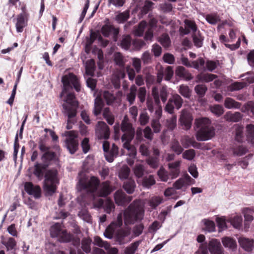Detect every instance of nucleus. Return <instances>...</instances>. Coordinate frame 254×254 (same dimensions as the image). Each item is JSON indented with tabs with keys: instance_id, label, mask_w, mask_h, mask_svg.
<instances>
[{
	"instance_id": "obj_16",
	"label": "nucleus",
	"mask_w": 254,
	"mask_h": 254,
	"mask_svg": "<svg viewBox=\"0 0 254 254\" xmlns=\"http://www.w3.org/2000/svg\"><path fill=\"white\" fill-rule=\"evenodd\" d=\"M211 254H224V251L220 242L217 239H212L208 243Z\"/></svg>"
},
{
	"instance_id": "obj_32",
	"label": "nucleus",
	"mask_w": 254,
	"mask_h": 254,
	"mask_svg": "<svg viewBox=\"0 0 254 254\" xmlns=\"http://www.w3.org/2000/svg\"><path fill=\"white\" fill-rule=\"evenodd\" d=\"M95 70V63L94 60L91 59L86 62L85 72L88 75L93 76Z\"/></svg>"
},
{
	"instance_id": "obj_5",
	"label": "nucleus",
	"mask_w": 254,
	"mask_h": 254,
	"mask_svg": "<svg viewBox=\"0 0 254 254\" xmlns=\"http://www.w3.org/2000/svg\"><path fill=\"white\" fill-rule=\"evenodd\" d=\"M198 141H205L211 139L215 135V129L211 126V122L207 118H201L195 120Z\"/></svg>"
},
{
	"instance_id": "obj_54",
	"label": "nucleus",
	"mask_w": 254,
	"mask_h": 254,
	"mask_svg": "<svg viewBox=\"0 0 254 254\" xmlns=\"http://www.w3.org/2000/svg\"><path fill=\"white\" fill-rule=\"evenodd\" d=\"M179 93L186 98H189L190 95V90L189 86L183 84L180 86Z\"/></svg>"
},
{
	"instance_id": "obj_45",
	"label": "nucleus",
	"mask_w": 254,
	"mask_h": 254,
	"mask_svg": "<svg viewBox=\"0 0 254 254\" xmlns=\"http://www.w3.org/2000/svg\"><path fill=\"white\" fill-rule=\"evenodd\" d=\"M247 84L244 82H235L232 83L228 87V89L231 91L239 90L246 86Z\"/></svg>"
},
{
	"instance_id": "obj_63",
	"label": "nucleus",
	"mask_w": 254,
	"mask_h": 254,
	"mask_svg": "<svg viewBox=\"0 0 254 254\" xmlns=\"http://www.w3.org/2000/svg\"><path fill=\"white\" fill-rule=\"evenodd\" d=\"M114 61L117 65L121 67L124 66L123 57L121 53H117L115 54Z\"/></svg>"
},
{
	"instance_id": "obj_11",
	"label": "nucleus",
	"mask_w": 254,
	"mask_h": 254,
	"mask_svg": "<svg viewBox=\"0 0 254 254\" xmlns=\"http://www.w3.org/2000/svg\"><path fill=\"white\" fill-rule=\"evenodd\" d=\"M24 190L29 195H33L35 198H39L41 196V189L38 185H34L32 182H25L24 185Z\"/></svg>"
},
{
	"instance_id": "obj_34",
	"label": "nucleus",
	"mask_w": 254,
	"mask_h": 254,
	"mask_svg": "<svg viewBox=\"0 0 254 254\" xmlns=\"http://www.w3.org/2000/svg\"><path fill=\"white\" fill-rule=\"evenodd\" d=\"M137 87L134 85H132L130 88L129 93L127 95V100L129 103L130 105L134 103L136 98Z\"/></svg>"
},
{
	"instance_id": "obj_41",
	"label": "nucleus",
	"mask_w": 254,
	"mask_h": 254,
	"mask_svg": "<svg viewBox=\"0 0 254 254\" xmlns=\"http://www.w3.org/2000/svg\"><path fill=\"white\" fill-rule=\"evenodd\" d=\"M147 26V22L145 21H141L138 25L137 27L134 30V34L135 36L140 37L144 33L145 27Z\"/></svg>"
},
{
	"instance_id": "obj_3",
	"label": "nucleus",
	"mask_w": 254,
	"mask_h": 254,
	"mask_svg": "<svg viewBox=\"0 0 254 254\" xmlns=\"http://www.w3.org/2000/svg\"><path fill=\"white\" fill-rule=\"evenodd\" d=\"M50 236L53 238H57L59 242L63 243H71L76 247L79 246L80 238L68 232L66 229H62V224L56 223L50 229Z\"/></svg>"
},
{
	"instance_id": "obj_24",
	"label": "nucleus",
	"mask_w": 254,
	"mask_h": 254,
	"mask_svg": "<svg viewBox=\"0 0 254 254\" xmlns=\"http://www.w3.org/2000/svg\"><path fill=\"white\" fill-rule=\"evenodd\" d=\"M184 23L186 26V28H183L180 27V31L184 34L187 35L190 33V29H191L193 33L195 32L197 30V26L193 21L189 19H186Z\"/></svg>"
},
{
	"instance_id": "obj_15",
	"label": "nucleus",
	"mask_w": 254,
	"mask_h": 254,
	"mask_svg": "<svg viewBox=\"0 0 254 254\" xmlns=\"http://www.w3.org/2000/svg\"><path fill=\"white\" fill-rule=\"evenodd\" d=\"M99 189L97 193L100 197H106L112 192L113 189L111 186L110 182L106 181L99 185Z\"/></svg>"
},
{
	"instance_id": "obj_57",
	"label": "nucleus",
	"mask_w": 254,
	"mask_h": 254,
	"mask_svg": "<svg viewBox=\"0 0 254 254\" xmlns=\"http://www.w3.org/2000/svg\"><path fill=\"white\" fill-rule=\"evenodd\" d=\"M231 223L235 228H240L242 224V218L241 216H234L231 220Z\"/></svg>"
},
{
	"instance_id": "obj_53",
	"label": "nucleus",
	"mask_w": 254,
	"mask_h": 254,
	"mask_svg": "<svg viewBox=\"0 0 254 254\" xmlns=\"http://www.w3.org/2000/svg\"><path fill=\"white\" fill-rule=\"evenodd\" d=\"M192 37L194 46L197 48L201 47L203 45V37L200 34L197 35L194 34L192 35Z\"/></svg>"
},
{
	"instance_id": "obj_25",
	"label": "nucleus",
	"mask_w": 254,
	"mask_h": 254,
	"mask_svg": "<svg viewBox=\"0 0 254 254\" xmlns=\"http://www.w3.org/2000/svg\"><path fill=\"white\" fill-rule=\"evenodd\" d=\"M217 76L212 73H205L201 72L196 76L197 82H209L216 79Z\"/></svg>"
},
{
	"instance_id": "obj_59",
	"label": "nucleus",
	"mask_w": 254,
	"mask_h": 254,
	"mask_svg": "<svg viewBox=\"0 0 254 254\" xmlns=\"http://www.w3.org/2000/svg\"><path fill=\"white\" fill-rule=\"evenodd\" d=\"M211 111L217 116H220L224 113V110L222 106L215 105L211 107Z\"/></svg>"
},
{
	"instance_id": "obj_52",
	"label": "nucleus",
	"mask_w": 254,
	"mask_h": 254,
	"mask_svg": "<svg viewBox=\"0 0 254 254\" xmlns=\"http://www.w3.org/2000/svg\"><path fill=\"white\" fill-rule=\"evenodd\" d=\"M146 162L151 167L153 168H156L159 165L158 157L149 156L146 159Z\"/></svg>"
},
{
	"instance_id": "obj_20",
	"label": "nucleus",
	"mask_w": 254,
	"mask_h": 254,
	"mask_svg": "<svg viewBox=\"0 0 254 254\" xmlns=\"http://www.w3.org/2000/svg\"><path fill=\"white\" fill-rule=\"evenodd\" d=\"M121 130L124 132L122 136L123 139H125V137L129 136V135L134 136V129L132 127L131 124L129 123L123 121L122 123Z\"/></svg>"
},
{
	"instance_id": "obj_18",
	"label": "nucleus",
	"mask_w": 254,
	"mask_h": 254,
	"mask_svg": "<svg viewBox=\"0 0 254 254\" xmlns=\"http://www.w3.org/2000/svg\"><path fill=\"white\" fill-rule=\"evenodd\" d=\"M152 94L153 96L156 106L155 115L156 119H160L162 115V107L160 105V101L159 98L158 91L156 87H153L152 90Z\"/></svg>"
},
{
	"instance_id": "obj_1",
	"label": "nucleus",
	"mask_w": 254,
	"mask_h": 254,
	"mask_svg": "<svg viewBox=\"0 0 254 254\" xmlns=\"http://www.w3.org/2000/svg\"><path fill=\"white\" fill-rule=\"evenodd\" d=\"M62 82L63 84L60 97L63 98L65 102L62 105L64 114H68L69 117H75L79 103L76 99L75 94L72 91L73 88L76 92L81 90L79 80L73 73H69L62 77Z\"/></svg>"
},
{
	"instance_id": "obj_13",
	"label": "nucleus",
	"mask_w": 254,
	"mask_h": 254,
	"mask_svg": "<svg viewBox=\"0 0 254 254\" xmlns=\"http://www.w3.org/2000/svg\"><path fill=\"white\" fill-rule=\"evenodd\" d=\"M115 202L118 205L124 206L129 203L132 197L127 196L122 190H117L114 194Z\"/></svg>"
},
{
	"instance_id": "obj_61",
	"label": "nucleus",
	"mask_w": 254,
	"mask_h": 254,
	"mask_svg": "<svg viewBox=\"0 0 254 254\" xmlns=\"http://www.w3.org/2000/svg\"><path fill=\"white\" fill-rule=\"evenodd\" d=\"M204 230L209 232H214L215 230V224L214 222L211 220H206L204 223Z\"/></svg>"
},
{
	"instance_id": "obj_9",
	"label": "nucleus",
	"mask_w": 254,
	"mask_h": 254,
	"mask_svg": "<svg viewBox=\"0 0 254 254\" xmlns=\"http://www.w3.org/2000/svg\"><path fill=\"white\" fill-rule=\"evenodd\" d=\"M183 99L178 94H175L172 96V98L169 99V101L166 105L165 110L170 114H172L174 112V106L179 109L182 106Z\"/></svg>"
},
{
	"instance_id": "obj_36",
	"label": "nucleus",
	"mask_w": 254,
	"mask_h": 254,
	"mask_svg": "<svg viewBox=\"0 0 254 254\" xmlns=\"http://www.w3.org/2000/svg\"><path fill=\"white\" fill-rule=\"evenodd\" d=\"M246 130L248 141L254 145V125H248L246 127Z\"/></svg>"
},
{
	"instance_id": "obj_40",
	"label": "nucleus",
	"mask_w": 254,
	"mask_h": 254,
	"mask_svg": "<svg viewBox=\"0 0 254 254\" xmlns=\"http://www.w3.org/2000/svg\"><path fill=\"white\" fill-rule=\"evenodd\" d=\"M141 243V241H136L131 243L125 250V254H134Z\"/></svg>"
},
{
	"instance_id": "obj_51",
	"label": "nucleus",
	"mask_w": 254,
	"mask_h": 254,
	"mask_svg": "<svg viewBox=\"0 0 254 254\" xmlns=\"http://www.w3.org/2000/svg\"><path fill=\"white\" fill-rule=\"evenodd\" d=\"M144 167L141 164H136L133 168L134 174L137 178L142 177L144 175Z\"/></svg>"
},
{
	"instance_id": "obj_31",
	"label": "nucleus",
	"mask_w": 254,
	"mask_h": 254,
	"mask_svg": "<svg viewBox=\"0 0 254 254\" xmlns=\"http://www.w3.org/2000/svg\"><path fill=\"white\" fill-rule=\"evenodd\" d=\"M104 106V103L100 97H97L95 100L94 108L93 113L95 116H97L101 113Z\"/></svg>"
},
{
	"instance_id": "obj_23",
	"label": "nucleus",
	"mask_w": 254,
	"mask_h": 254,
	"mask_svg": "<svg viewBox=\"0 0 254 254\" xmlns=\"http://www.w3.org/2000/svg\"><path fill=\"white\" fill-rule=\"evenodd\" d=\"M29 16L18 14L17 16V22L15 24L17 32H22L23 28L27 25Z\"/></svg>"
},
{
	"instance_id": "obj_2",
	"label": "nucleus",
	"mask_w": 254,
	"mask_h": 254,
	"mask_svg": "<svg viewBox=\"0 0 254 254\" xmlns=\"http://www.w3.org/2000/svg\"><path fill=\"white\" fill-rule=\"evenodd\" d=\"M48 167L41 163L36 162L33 168V174L39 181L43 180L44 177V189L47 193L53 195L57 190V185L59 184L58 178V171L56 169L47 170Z\"/></svg>"
},
{
	"instance_id": "obj_42",
	"label": "nucleus",
	"mask_w": 254,
	"mask_h": 254,
	"mask_svg": "<svg viewBox=\"0 0 254 254\" xmlns=\"http://www.w3.org/2000/svg\"><path fill=\"white\" fill-rule=\"evenodd\" d=\"M94 245L101 248H104L106 250H108L110 247V244L107 241H103L100 237L96 236L94 237Z\"/></svg>"
},
{
	"instance_id": "obj_60",
	"label": "nucleus",
	"mask_w": 254,
	"mask_h": 254,
	"mask_svg": "<svg viewBox=\"0 0 254 254\" xmlns=\"http://www.w3.org/2000/svg\"><path fill=\"white\" fill-rule=\"evenodd\" d=\"M177 126V117L174 116L167 120V126L171 130H173Z\"/></svg>"
},
{
	"instance_id": "obj_35",
	"label": "nucleus",
	"mask_w": 254,
	"mask_h": 254,
	"mask_svg": "<svg viewBox=\"0 0 254 254\" xmlns=\"http://www.w3.org/2000/svg\"><path fill=\"white\" fill-rule=\"evenodd\" d=\"M171 150L179 155L183 152L184 148L177 140L172 141L170 144Z\"/></svg>"
},
{
	"instance_id": "obj_33",
	"label": "nucleus",
	"mask_w": 254,
	"mask_h": 254,
	"mask_svg": "<svg viewBox=\"0 0 254 254\" xmlns=\"http://www.w3.org/2000/svg\"><path fill=\"white\" fill-rule=\"evenodd\" d=\"M222 243L225 248L234 249L237 246L236 241L232 238L225 237L222 239Z\"/></svg>"
},
{
	"instance_id": "obj_55",
	"label": "nucleus",
	"mask_w": 254,
	"mask_h": 254,
	"mask_svg": "<svg viewBox=\"0 0 254 254\" xmlns=\"http://www.w3.org/2000/svg\"><path fill=\"white\" fill-rule=\"evenodd\" d=\"M131 43V38L130 36L127 35L123 38L121 41V46L122 48L127 50L129 49Z\"/></svg>"
},
{
	"instance_id": "obj_10",
	"label": "nucleus",
	"mask_w": 254,
	"mask_h": 254,
	"mask_svg": "<svg viewBox=\"0 0 254 254\" xmlns=\"http://www.w3.org/2000/svg\"><path fill=\"white\" fill-rule=\"evenodd\" d=\"M96 134L99 139H108L110 134L109 127L105 122H98L96 128Z\"/></svg>"
},
{
	"instance_id": "obj_62",
	"label": "nucleus",
	"mask_w": 254,
	"mask_h": 254,
	"mask_svg": "<svg viewBox=\"0 0 254 254\" xmlns=\"http://www.w3.org/2000/svg\"><path fill=\"white\" fill-rule=\"evenodd\" d=\"M144 226L142 223L135 225L133 228V233L135 236H139L143 232Z\"/></svg>"
},
{
	"instance_id": "obj_49",
	"label": "nucleus",
	"mask_w": 254,
	"mask_h": 254,
	"mask_svg": "<svg viewBox=\"0 0 254 254\" xmlns=\"http://www.w3.org/2000/svg\"><path fill=\"white\" fill-rule=\"evenodd\" d=\"M155 180L152 175H149L148 177L143 178L142 186L145 188H149L155 183Z\"/></svg>"
},
{
	"instance_id": "obj_30",
	"label": "nucleus",
	"mask_w": 254,
	"mask_h": 254,
	"mask_svg": "<svg viewBox=\"0 0 254 254\" xmlns=\"http://www.w3.org/2000/svg\"><path fill=\"white\" fill-rule=\"evenodd\" d=\"M136 187L135 183L132 179H128L125 181L123 185V188L128 194H132Z\"/></svg>"
},
{
	"instance_id": "obj_29",
	"label": "nucleus",
	"mask_w": 254,
	"mask_h": 254,
	"mask_svg": "<svg viewBox=\"0 0 254 254\" xmlns=\"http://www.w3.org/2000/svg\"><path fill=\"white\" fill-rule=\"evenodd\" d=\"M92 241L90 237L83 238L81 242V249L86 254H89L91 252V245Z\"/></svg>"
},
{
	"instance_id": "obj_50",
	"label": "nucleus",
	"mask_w": 254,
	"mask_h": 254,
	"mask_svg": "<svg viewBox=\"0 0 254 254\" xmlns=\"http://www.w3.org/2000/svg\"><path fill=\"white\" fill-rule=\"evenodd\" d=\"M181 143L185 148H189L190 145L195 147V144H197V142L193 138H190L189 136H186L182 140Z\"/></svg>"
},
{
	"instance_id": "obj_43",
	"label": "nucleus",
	"mask_w": 254,
	"mask_h": 254,
	"mask_svg": "<svg viewBox=\"0 0 254 254\" xmlns=\"http://www.w3.org/2000/svg\"><path fill=\"white\" fill-rule=\"evenodd\" d=\"M2 244L5 246L7 251L14 249L16 246V241L12 237L8 238L6 241H3Z\"/></svg>"
},
{
	"instance_id": "obj_38",
	"label": "nucleus",
	"mask_w": 254,
	"mask_h": 254,
	"mask_svg": "<svg viewBox=\"0 0 254 254\" xmlns=\"http://www.w3.org/2000/svg\"><path fill=\"white\" fill-rule=\"evenodd\" d=\"M205 19L209 23L212 25H215L221 20L219 16L217 13H213L206 15Z\"/></svg>"
},
{
	"instance_id": "obj_58",
	"label": "nucleus",
	"mask_w": 254,
	"mask_h": 254,
	"mask_svg": "<svg viewBox=\"0 0 254 254\" xmlns=\"http://www.w3.org/2000/svg\"><path fill=\"white\" fill-rule=\"evenodd\" d=\"M162 202V199L158 196H155L151 198L149 201V205L152 208H156L160 203Z\"/></svg>"
},
{
	"instance_id": "obj_46",
	"label": "nucleus",
	"mask_w": 254,
	"mask_h": 254,
	"mask_svg": "<svg viewBox=\"0 0 254 254\" xmlns=\"http://www.w3.org/2000/svg\"><path fill=\"white\" fill-rule=\"evenodd\" d=\"M159 41L164 48H168L171 45V40L167 34H163L160 37Z\"/></svg>"
},
{
	"instance_id": "obj_8",
	"label": "nucleus",
	"mask_w": 254,
	"mask_h": 254,
	"mask_svg": "<svg viewBox=\"0 0 254 254\" xmlns=\"http://www.w3.org/2000/svg\"><path fill=\"white\" fill-rule=\"evenodd\" d=\"M123 225V214L120 213L117 220L113 221L106 229L104 235L108 239H112L115 231Z\"/></svg>"
},
{
	"instance_id": "obj_27",
	"label": "nucleus",
	"mask_w": 254,
	"mask_h": 254,
	"mask_svg": "<svg viewBox=\"0 0 254 254\" xmlns=\"http://www.w3.org/2000/svg\"><path fill=\"white\" fill-rule=\"evenodd\" d=\"M245 218V225H247V222H252L254 219V211L250 208H244L242 210Z\"/></svg>"
},
{
	"instance_id": "obj_26",
	"label": "nucleus",
	"mask_w": 254,
	"mask_h": 254,
	"mask_svg": "<svg viewBox=\"0 0 254 254\" xmlns=\"http://www.w3.org/2000/svg\"><path fill=\"white\" fill-rule=\"evenodd\" d=\"M239 242L241 246L245 251L251 252L254 245V241L253 240H250L245 238H241L239 240Z\"/></svg>"
},
{
	"instance_id": "obj_4",
	"label": "nucleus",
	"mask_w": 254,
	"mask_h": 254,
	"mask_svg": "<svg viewBox=\"0 0 254 254\" xmlns=\"http://www.w3.org/2000/svg\"><path fill=\"white\" fill-rule=\"evenodd\" d=\"M144 210L140 200L136 199L131 203L124 213L126 225L133 224L143 218Z\"/></svg>"
},
{
	"instance_id": "obj_37",
	"label": "nucleus",
	"mask_w": 254,
	"mask_h": 254,
	"mask_svg": "<svg viewBox=\"0 0 254 254\" xmlns=\"http://www.w3.org/2000/svg\"><path fill=\"white\" fill-rule=\"evenodd\" d=\"M226 118L227 120L229 121L238 122L242 119V115L238 112H235L234 113L228 112L226 115Z\"/></svg>"
},
{
	"instance_id": "obj_22",
	"label": "nucleus",
	"mask_w": 254,
	"mask_h": 254,
	"mask_svg": "<svg viewBox=\"0 0 254 254\" xmlns=\"http://www.w3.org/2000/svg\"><path fill=\"white\" fill-rule=\"evenodd\" d=\"M176 76L189 81L193 78V76L189 71L182 66H178L175 71Z\"/></svg>"
},
{
	"instance_id": "obj_47",
	"label": "nucleus",
	"mask_w": 254,
	"mask_h": 254,
	"mask_svg": "<svg viewBox=\"0 0 254 254\" xmlns=\"http://www.w3.org/2000/svg\"><path fill=\"white\" fill-rule=\"evenodd\" d=\"M182 153V157L190 161L192 160L195 156V151L193 149L186 150Z\"/></svg>"
},
{
	"instance_id": "obj_6",
	"label": "nucleus",
	"mask_w": 254,
	"mask_h": 254,
	"mask_svg": "<svg viewBox=\"0 0 254 254\" xmlns=\"http://www.w3.org/2000/svg\"><path fill=\"white\" fill-rule=\"evenodd\" d=\"M99 185V179L94 176L91 177L89 180L81 179L79 182V185L81 189L86 190L91 193H93L97 190Z\"/></svg>"
},
{
	"instance_id": "obj_14",
	"label": "nucleus",
	"mask_w": 254,
	"mask_h": 254,
	"mask_svg": "<svg viewBox=\"0 0 254 254\" xmlns=\"http://www.w3.org/2000/svg\"><path fill=\"white\" fill-rule=\"evenodd\" d=\"M192 120V117L189 113L183 111L179 121L183 128L188 130L191 127Z\"/></svg>"
},
{
	"instance_id": "obj_17",
	"label": "nucleus",
	"mask_w": 254,
	"mask_h": 254,
	"mask_svg": "<svg viewBox=\"0 0 254 254\" xmlns=\"http://www.w3.org/2000/svg\"><path fill=\"white\" fill-rule=\"evenodd\" d=\"M107 22L101 28V32L104 36L108 37L111 33H113L114 36H117L119 33L118 28H115L113 25L109 24V19L107 20Z\"/></svg>"
},
{
	"instance_id": "obj_56",
	"label": "nucleus",
	"mask_w": 254,
	"mask_h": 254,
	"mask_svg": "<svg viewBox=\"0 0 254 254\" xmlns=\"http://www.w3.org/2000/svg\"><path fill=\"white\" fill-rule=\"evenodd\" d=\"M157 174L162 181L167 182L169 179V174L163 168H160L158 171Z\"/></svg>"
},
{
	"instance_id": "obj_21",
	"label": "nucleus",
	"mask_w": 254,
	"mask_h": 254,
	"mask_svg": "<svg viewBox=\"0 0 254 254\" xmlns=\"http://www.w3.org/2000/svg\"><path fill=\"white\" fill-rule=\"evenodd\" d=\"M129 233L127 231L124 229H120L117 231L115 239L116 242L119 245H122L127 243L126 238L129 235Z\"/></svg>"
},
{
	"instance_id": "obj_7",
	"label": "nucleus",
	"mask_w": 254,
	"mask_h": 254,
	"mask_svg": "<svg viewBox=\"0 0 254 254\" xmlns=\"http://www.w3.org/2000/svg\"><path fill=\"white\" fill-rule=\"evenodd\" d=\"M66 138L65 140L67 149L71 154L75 153L78 149L79 143L77 135L73 130L66 131L65 132Z\"/></svg>"
},
{
	"instance_id": "obj_12",
	"label": "nucleus",
	"mask_w": 254,
	"mask_h": 254,
	"mask_svg": "<svg viewBox=\"0 0 254 254\" xmlns=\"http://www.w3.org/2000/svg\"><path fill=\"white\" fill-rule=\"evenodd\" d=\"M58 159V158L56 153L53 151L44 152L41 157V160L42 161L41 163L48 168L50 165L57 162Z\"/></svg>"
},
{
	"instance_id": "obj_19",
	"label": "nucleus",
	"mask_w": 254,
	"mask_h": 254,
	"mask_svg": "<svg viewBox=\"0 0 254 254\" xmlns=\"http://www.w3.org/2000/svg\"><path fill=\"white\" fill-rule=\"evenodd\" d=\"M181 161H177L168 164V168L170 171L169 175L172 179L176 178L180 173V166Z\"/></svg>"
},
{
	"instance_id": "obj_64",
	"label": "nucleus",
	"mask_w": 254,
	"mask_h": 254,
	"mask_svg": "<svg viewBox=\"0 0 254 254\" xmlns=\"http://www.w3.org/2000/svg\"><path fill=\"white\" fill-rule=\"evenodd\" d=\"M208 250H209L208 244L206 242L203 243L200 245L199 250L196 253L197 254H208Z\"/></svg>"
},
{
	"instance_id": "obj_48",
	"label": "nucleus",
	"mask_w": 254,
	"mask_h": 254,
	"mask_svg": "<svg viewBox=\"0 0 254 254\" xmlns=\"http://www.w3.org/2000/svg\"><path fill=\"white\" fill-rule=\"evenodd\" d=\"M207 88L204 84H199L195 86L194 88V91L196 94L200 97H203L206 91Z\"/></svg>"
},
{
	"instance_id": "obj_44",
	"label": "nucleus",
	"mask_w": 254,
	"mask_h": 254,
	"mask_svg": "<svg viewBox=\"0 0 254 254\" xmlns=\"http://www.w3.org/2000/svg\"><path fill=\"white\" fill-rule=\"evenodd\" d=\"M103 96L108 105L112 104L116 99L114 94L109 91H104Z\"/></svg>"
},
{
	"instance_id": "obj_28",
	"label": "nucleus",
	"mask_w": 254,
	"mask_h": 254,
	"mask_svg": "<svg viewBox=\"0 0 254 254\" xmlns=\"http://www.w3.org/2000/svg\"><path fill=\"white\" fill-rule=\"evenodd\" d=\"M224 106L227 109H239L241 106V103L236 101L233 99L227 97L224 101Z\"/></svg>"
},
{
	"instance_id": "obj_39",
	"label": "nucleus",
	"mask_w": 254,
	"mask_h": 254,
	"mask_svg": "<svg viewBox=\"0 0 254 254\" xmlns=\"http://www.w3.org/2000/svg\"><path fill=\"white\" fill-rule=\"evenodd\" d=\"M129 17V10H126L123 12H120L116 16L115 20L119 23L125 22Z\"/></svg>"
}]
</instances>
